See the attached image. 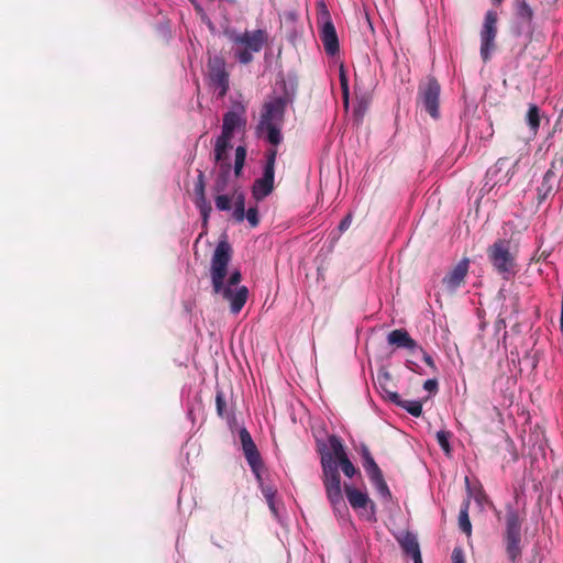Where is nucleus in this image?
I'll return each mask as SVG.
<instances>
[{
    "instance_id": "aec40b11",
    "label": "nucleus",
    "mask_w": 563,
    "mask_h": 563,
    "mask_svg": "<svg viewBox=\"0 0 563 563\" xmlns=\"http://www.w3.org/2000/svg\"><path fill=\"white\" fill-rule=\"evenodd\" d=\"M360 455L362 459V465L365 470L369 481L383 475L379 466L375 462L368 446L366 444H361L360 446Z\"/></svg>"
},
{
    "instance_id": "58836bf2",
    "label": "nucleus",
    "mask_w": 563,
    "mask_h": 563,
    "mask_svg": "<svg viewBox=\"0 0 563 563\" xmlns=\"http://www.w3.org/2000/svg\"><path fill=\"white\" fill-rule=\"evenodd\" d=\"M421 352H422V360L423 362L430 367L432 368L434 372H437V366H435V363L432 358V356L430 354H428L426 351H423L421 347H420Z\"/></svg>"
},
{
    "instance_id": "473e14b6",
    "label": "nucleus",
    "mask_w": 563,
    "mask_h": 563,
    "mask_svg": "<svg viewBox=\"0 0 563 563\" xmlns=\"http://www.w3.org/2000/svg\"><path fill=\"white\" fill-rule=\"evenodd\" d=\"M245 218L247 219V221L252 228L257 227L260 223L257 208L256 207L249 208V210L245 211Z\"/></svg>"
},
{
    "instance_id": "6e6552de",
    "label": "nucleus",
    "mask_w": 563,
    "mask_h": 563,
    "mask_svg": "<svg viewBox=\"0 0 563 563\" xmlns=\"http://www.w3.org/2000/svg\"><path fill=\"white\" fill-rule=\"evenodd\" d=\"M288 103L286 97H277L263 106L258 125H282L285 118V111Z\"/></svg>"
},
{
    "instance_id": "2eb2a0df",
    "label": "nucleus",
    "mask_w": 563,
    "mask_h": 563,
    "mask_svg": "<svg viewBox=\"0 0 563 563\" xmlns=\"http://www.w3.org/2000/svg\"><path fill=\"white\" fill-rule=\"evenodd\" d=\"M275 172L263 169V176L256 179L252 187V195L257 201L263 200L274 190Z\"/></svg>"
},
{
    "instance_id": "39448f33",
    "label": "nucleus",
    "mask_w": 563,
    "mask_h": 563,
    "mask_svg": "<svg viewBox=\"0 0 563 563\" xmlns=\"http://www.w3.org/2000/svg\"><path fill=\"white\" fill-rule=\"evenodd\" d=\"M487 257L494 271L505 280H510L517 273V257L510 251V242L496 240L487 249Z\"/></svg>"
},
{
    "instance_id": "09e8293b",
    "label": "nucleus",
    "mask_w": 563,
    "mask_h": 563,
    "mask_svg": "<svg viewBox=\"0 0 563 563\" xmlns=\"http://www.w3.org/2000/svg\"><path fill=\"white\" fill-rule=\"evenodd\" d=\"M412 560H413V563H422L421 555L420 556L417 555V558H413Z\"/></svg>"
},
{
    "instance_id": "0eeeda50",
    "label": "nucleus",
    "mask_w": 563,
    "mask_h": 563,
    "mask_svg": "<svg viewBox=\"0 0 563 563\" xmlns=\"http://www.w3.org/2000/svg\"><path fill=\"white\" fill-rule=\"evenodd\" d=\"M497 21L498 16L495 11L486 12L481 30V56L484 62L489 60L490 54L496 47Z\"/></svg>"
},
{
    "instance_id": "1a4fd4ad",
    "label": "nucleus",
    "mask_w": 563,
    "mask_h": 563,
    "mask_svg": "<svg viewBox=\"0 0 563 563\" xmlns=\"http://www.w3.org/2000/svg\"><path fill=\"white\" fill-rule=\"evenodd\" d=\"M239 437H240V441L242 444V450H243L244 456H245L252 472L257 477H260V471L263 466V461H262L261 454L257 450V446L251 437V433L245 428H242L239 432Z\"/></svg>"
},
{
    "instance_id": "2f4dec72",
    "label": "nucleus",
    "mask_w": 563,
    "mask_h": 563,
    "mask_svg": "<svg viewBox=\"0 0 563 563\" xmlns=\"http://www.w3.org/2000/svg\"><path fill=\"white\" fill-rule=\"evenodd\" d=\"M449 438H450V432H448V431L441 430V431L437 432V441H438L439 445L441 446V449L448 454L451 451Z\"/></svg>"
},
{
    "instance_id": "de8ad7c7",
    "label": "nucleus",
    "mask_w": 563,
    "mask_h": 563,
    "mask_svg": "<svg viewBox=\"0 0 563 563\" xmlns=\"http://www.w3.org/2000/svg\"><path fill=\"white\" fill-rule=\"evenodd\" d=\"M380 379H382V378H380V377H378V380H380ZM379 384H380V387H382V389H383L384 394L386 395V390H389V389H388V387H385V386L383 385V383H382V382H379Z\"/></svg>"
},
{
    "instance_id": "4be33fe9",
    "label": "nucleus",
    "mask_w": 563,
    "mask_h": 563,
    "mask_svg": "<svg viewBox=\"0 0 563 563\" xmlns=\"http://www.w3.org/2000/svg\"><path fill=\"white\" fill-rule=\"evenodd\" d=\"M231 137L220 134L214 145V162L217 164L230 163L228 161V151L232 147L230 144Z\"/></svg>"
},
{
    "instance_id": "a878e982",
    "label": "nucleus",
    "mask_w": 563,
    "mask_h": 563,
    "mask_svg": "<svg viewBox=\"0 0 563 563\" xmlns=\"http://www.w3.org/2000/svg\"><path fill=\"white\" fill-rule=\"evenodd\" d=\"M280 129H282V125H274V124L257 125V131L266 132L267 142L274 146H277L283 141Z\"/></svg>"
},
{
    "instance_id": "b1692460",
    "label": "nucleus",
    "mask_w": 563,
    "mask_h": 563,
    "mask_svg": "<svg viewBox=\"0 0 563 563\" xmlns=\"http://www.w3.org/2000/svg\"><path fill=\"white\" fill-rule=\"evenodd\" d=\"M470 506L471 498L468 496L463 500L459 514V527L461 531L464 532L466 536H471L472 533V523L468 516Z\"/></svg>"
},
{
    "instance_id": "c03bdc74",
    "label": "nucleus",
    "mask_w": 563,
    "mask_h": 563,
    "mask_svg": "<svg viewBox=\"0 0 563 563\" xmlns=\"http://www.w3.org/2000/svg\"><path fill=\"white\" fill-rule=\"evenodd\" d=\"M506 163H507V158L506 157H500L496 162V167H498V169H501L505 166Z\"/></svg>"
},
{
    "instance_id": "f8f14e48",
    "label": "nucleus",
    "mask_w": 563,
    "mask_h": 563,
    "mask_svg": "<svg viewBox=\"0 0 563 563\" xmlns=\"http://www.w3.org/2000/svg\"><path fill=\"white\" fill-rule=\"evenodd\" d=\"M344 492L353 509H369V518L375 517L376 506L375 503L371 500L367 493L354 488L350 484H344Z\"/></svg>"
},
{
    "instance_id": "bb28decb",
    "label": "nucleus",
    "mask_w": 563,
    "mask_h": 563,
    "mask_svg": "<svg viewBox=\"0 0 563 563\" xmlns=\"http://www.w3.org/2000/svg\"><path fill=\"white\" fill-rule=\"evenodd\" d=\"M401 549L404 552L408 555H411V558H417L421 555L419 543L415 536L407 534L401 541H400Z\"/></svg>"
},
{
    "instance_id": "f3484780",
    "label": "nucleus",
    "mask_w": 563,
    "mask_h": 563,
    "mask_svg": "<svg viewBox=\"0 0 563 563\" xmlns=\"http://www.w3.org/2000/svg\"><path fill=\"white\" fill-rule=\"evenodd\" d=\"M386 398L416 418L422 415V404L419 400H404L398 393L391 390H386Z\"/></svg>"
},
{
    "instance_id": "e433bc0d",
    "label": "nucleus",
    "mask_w": 563,
    "mask_h": 563,
    "mask_svg": "<svg viewBox=\"0 0 563 563\" xmlns=\"http://www.w3.org/2000/svg\"><path fill=\"white\" fill-rule=\"evenodd\" d=\"M352 223V214L351 213H347L340 222L339 227H338V230L343 233L344 231H346L350 225Z\"/></svg>"
},
{
    "instance_id": "5701e85b",
    "label": "nucleus",
    "mask_w": 563,
    "mask_h": 563,
    "mask_svg": "<svg viewBox=\"0 0 563 563\" xmlns=\"http://www.w3.org/2000/svg\"><path fill=\"white\" fill-rule=\"evenodd\" d=\"M540 109L534 103H529L528 111L526 114V123L529 128V132L532 136H536L538 134L539 128H540Z\"/></svg>"
},
{
    "instance_id": "a19ab883",
    "label": "nucleus",
    "mask_w": 563,
    "mask_h": 563,
    "mask_svg": "<svg viewBox=\"0 0 563 563\" xmlns=\"http://www.w3.org/2000/svg\"><path fill=\"white\" fill-rule=\"evenodd\" d=\"M283 18H284L285 22L294 23L297 20L298 15L295 11H285L283 13Z\"/></svg>"
},
{
    "instance_id": "4468645a",
    "label": "nucleus",
    "mask_w": 563,
    "mask_h": 563,
    "mask_svg": "<svg viewBox=\"0 0 563 563\" xmlns=\"http://www.w3.org/2000/svg\"><path fill=\"white\" fill-rule=\"evenodd\" d=\"M320 40L328 55L334 56L339 53V40L332 21L328 20L323 23L320 31Z\"/></svg>"
},
{
    "instance_id": "7ed1b4c3",
    "label": "nucleus",
    "mask_w": 563,
    "mask_h": 563,
    "mask_svg": "<svg viewBox=\"0 0 563 563\" xmlns=\"http://www.w3.org/2000/svg\"><path fill=\"white\" fill-rule=\"evenodd\" d=\"M505 510V531L503 533V541L509 561L511 563H518L522 555L521 528L525 521V514H520L511 503L506 504Z\"/></svg>"
},
{
    "instance_id": "ddd939ff",
    "label": "nucleus",
    "mask_w": 563,
    "mask_h": 563,
    "mask_svg": "<svg viewBox=\"0 0 563 563\" xmlns=\"http://www.w3.org/2000/svg\"><path fill=\"white\" fill-rule=\"evenodd\" d=\"M209 76L211 82L220 89L219 96H225L229 90V74L223 59L214 58L209 63Z\"/></svg>"
},
{
    "instance_id": "c756f323",
    "label": "nucleus",
    "mask_w": 563,
    "mask_h": 563,
    "mask_svg": "<svg viewBox=\"0 0 563 563\" xmlns=\"http://www.w3.org/2000/svg\"><path fill=\"white\" fill-rule=\"evenodd\" d=\"M232 197L228 195L217 194L214 198L216 207L220 211H228L231 209Z\"/></svg>"
},
{
    "instance_id": "3c124183",
    "label": "nucleus",
    "mask_w": 563,
    "mask_h": 563,
    "mask_svg": "<svg viewBox=\"0 0 563 563\" xmlns=\"http://www.w3.org/2000/svg\"><path fill=\"white\" fill-rule=\"evenodd\" d=\"M494 511H495V515H496L497 519H500L501 511L497 510V509H494Z\"/></svg>"
},
{
    "instance_id": "a211bd4d",
    "label": "nucleus",
    "mask_w": 563,
    "mask_h": 563,
    "mask_svg": "<svg viewBox=\"0 0 563 563\" xmlns=\"http://www.w3.org/2000/svg\"><path fill=\"white\" fill-rule=\"evenodd\" d=\"M387 341L390 345L396 347L407 349L412 351L418 347L417 342L409 335L405 329H396L389 332Z\"/></svg>"
},
{
    "instance_id": "a18cd8bd",
    "label": "nucleus",
    "mask_w": 563,
    "mask_h": 563,
    "mask_svg": "<svg viewBox=\"0 0 563 563\" xmlns=\"http://www.w3.org/2000/svg\"><path fill=\"white\" fill-rule=\"evenodd\" d=\"M340 81H341V87L342 86H349L347 85V78L346 76L344 75V73L341 70V74H340Z\"/></svg>"
},
{
    "instance_id": "864d4df0",
    "label": "nucleus",
    "mask_w": 563,
    "mask_h": 563,
    "mask_svg": "<svg viewBox=\"0 0 563 563\" xmlns=\"http://www.w3.org/2000/svg\"><path fill=\"white\" fill-rule=\"evenodd\" d=\"M504 0H494L496 4H500Z\"/></svg>"
},
{
    "instance_id": "20e7f679",
    "label": "nucleus",
    "mask_w": 563,
    "mask_h": 563,
    "mask_svg": "<svg viewBox=\"0 0 563 563\" xmlns=\"http://www.w3.org/2000/svg\"><path fill=\"white\" fill-rule=\"evenodd\" d=\"M228 37L235 59L244 65L250 64L253 55L260 53L268 41L267 32L261 29L243 33L231 32Z\"/></svg>"
},
{
    "instance_id": "9b49d317",
    "label": "nucleus",
    "mask_w": 563,
    "mask_h": 563,
    "mask_svg": "<svg viewBox=\"0 0 563 563\" xmlns=\"http://www.w3.org/2000/svg\"><path fill=\"white\" fill-rule=\"evenodd\" d=\"M194 192L195 206L199 210L203 224L206 225L212 211V207L206 197V178L205 173L200 169L197 170V180L195 183Z\"/></svg>"
},
{
    "instance_id": "dca6fc26",
    "label": "nucleus",
    "mask_w": 563,
    "mask_h": 563,
    "mask_svg": "<svg viewBox=\"0 0 563 563\" xmlns=\"http://www.w3.org/2000/svg\"><path fill=\"white\" fill-rule=\"evenodd\" d=\"M558 174L549 168L542 179V183L537 188L538 201L541 203L552 196L559 186Z\"/></svg>"
},
{
    "instance_id": "f03ea898",
    "label": "nucleus",
    "mask_w": 563,
    "mask_h": 563,
    "mask_svg": "<svg viewBox=\"0 0 563 563\" xmlns=\"http://www.w3.org/2000/svg\"><path fill=\"white\" fill-rule=\"evenodd\" d=\"M330 451L321 453L322 484L325 495L334 512L344 515L347 512V506L342 494L341 476L339 466L346 477H353L357 468L349 459L341 439L334 434L329 437Z\"/></svg>"
},
{
    "instance_id": "ea45409f",
    "label": "nucleus",
    "mask_w": 563,
    "mask_h": 563,
    "mask_svg": "<svg viewBox=\"0 0 563 563\" xmlns=\"http://www.w3.org/2000/svg\"><path fill=\"white\" fill-rule=\"evenodd\" d=\"M232 216L236 222H242L245 219V208L234 207Z\"/></svg>"
},
{
    "instance_id": "c85d7f7f",
    "label": "nucleus",
    "mask_w": 563,
    "mask_h": 563,
    "mask_svg": "<svg viewBox=\"0 0 563 563\" xmlns=\"http://www.w3.org/2000/svg\"><path fill=\"white\" fill-rule=\"evenodd\" d=\"M371 482L375 486L376 490L378 492V494L382 497H384V498L391 497L390 490H389L388 485L384 478V475H380V476L372 479Z\"/></svg>"
},
{
    "instance_id": "cd10ccee",
    "label": "nucleus",
    "mask_w": 563,
    "mask_h": 563,
    "mask_svg": "<svg viewBox=\"0 0 563 563\" xmlns=\"http://www.w3.org/2000/svg\"><path fill=\"white\" fill-rule=\"evenodd\" d=\"M216 409L217 413L222 419H229L230 412L228 410L227 400L224 397V393L222 390H218L216 394Z\"/></svg>"
},
{
    "instance_id": "8fccbe9b",
    "label": "nucleus",
    "mask_w": 563,
    "mask_h": 563,
    "mask_svg": "<svg viewBox=\"0 0 563 563\" xmlns=\"http://www.w3.org/2000/svg\"><path fill=\"white\" fill-rule=\"evenodd\" d=\"M520 159H521V155H519V156L516 158V161H515V163H514V167H516V166L519 164Z\"/></svg>"
},
{
    "instance_id": "603ef678",
    "label": "nucleus",
    "mask_w": 563,
    "mask_h": 563,
    "mask_svg": "<svg viewBox=\"0 0 563 563\" xmlns=\"http://www.w3.org/2000/svg\"><path fill=\"white\" fill-rule=\"evenodd\" d=\"M386 380H388L390 378L389 374L388 373H385L384 376H383Z\"/></svg>"
},
{
    "instance_id": "423d86ee",
    "label": "nucleus",
    "mask_w": 563,
    "mask_h": 563,
    "mask_svg": "<svg viewBox=\"0 0 563 563\" xmlns=\"http://www.w3.org/2000/svg\"><path fill=\"white\" fill-rule=\"evenodd\" d=\"M440 92L441 87L438 80L429 77L426 82H422L418 89V99L424 110L433 118L438 119L440 115Z\"/></svg>"
},
{
    "instance_id": "393cba45",
    "label": "nucleus",
    "mask_w": 563,
    "mask_h": 563,
    "mask_svg": "<svg viewBox=\"0 0 563 563\" xmlns=\"http://www.w3.org/2000/svg\"><path fill=\"white\" fill-rule=\"evenodd\" d=\"M514 9L518 19L525 23H531L534 13L532 8L528 4L527 0H515Z\"/></svg>"
},
{
    "instance_id": "72a5a7b5",
    "label": "nucleus",
    "mask_w": 563,
    "mask_h": 563,
    "mask_svg": "<svg viewBox=\"0 0 563 563\" xmlns=\"http://www.w3.org/2000/svg\"><path fill=\"white\" fill-rule=\"evenodd\" d=\"M246 159V148L244 146H238L235 148V159L234 165L243 166Z\"/></svg>"
},
{
    "instance_id": "c9c22d12",
    "label": "nucleus",
    "mask_w": 563,
    "mask_h": 563,
    "mask_svg": "<svg viewBox=\"0 0 563 563\" xmlns=\"http://www.w3.org/2000/svg\"><path fill=\"white\" fill-rule=\"evenodd\" d=\"M452 563H465L464 552L461 548L453 549Z\"/></svg>"
},
{
    "instance_id": "4c0bfd02",
    "label": "nucleus",
    "mask_w": 563,
    "mask_h": 563,
    "mask_svg": "<svg viewBox=\"0 0 563 563\" xmlns=\"http://www.w3.org/2000/svg\"><path fill=\"white\" fill-rule=\"evenodd\" d=\"M423 388L429 393H437L439 388L438 380L435 378L426 380L423 384Z\"/></svg>"
},
{
    "instance_id": "5fc2aeb1",
    "label": "nucleus",
    "mask_w": 563,
    "mask_h": 563,
    "mask_svg": "<svg viewBox=\"0 0 563 563\" xmlns=\"http://www.w3.org/2000/svg\"><path fill=\"white\" fill-rule=\"evenodd\" d=\"M465 482H466V485L468 486L470 482H468L467 477H465Z\"/></svg>"
},
{
    "instance_id": "37998d69",
    "label": "nucleus",
    "mask_w": 563,
    "mask_h": 563,
    "mask_svg": "<svg viewBox=\"0 0 563 563\" xmlns=\"http://www.w3.org/2000/svg\"><path fill=\"white\" fill-rule=\"evenodd\" d=\"M342 95H343V99H344V103L345 106H347V102H349V86H342Z\"/></svg>"
},
{
    "instance_id": "49530a36",
    "label": "nucleus",
    "mask_w": 563,
    "mask_h": 563,
    "mask_svg": "<svg viewBox=\"0 0 563 563\" xmlns=\"http://www.w3.org/2000/svg\"><path fill=\"white\" fill-rule=\"evenodd\" d=\"M243 166L234 165V175L235 177H240L242 175Z\"/></svg>"
},
{
    "instance_id": "7c9ffc66",
    "label": "nucleus",
    "mask_w": 563,
    "mask_h": 563,
    "mask_svg": "<svg viewBox=\"0 0 563 563\" xmlns=\"http://www.w3.org/2000/svg\"><path fill=\"white\" fill-rule=\"evenodd\" d=\"M276 157H277V148L276 147L268 148L265 153L264 169L275 172Z\"/></svg>"
},
{
    "instance_id": "f704fd0d",
    "label": "nucleus",
    "mask_w": 563,
    "mask_h": 563,
    "mask_svg": "<svg viewBox=\"0 0 563 563\" xmlns=\"http://www.w3.org/2000/svg\"><path fill=\"white\" fill-rule=\"evenodd\" d=\"M232 199L234 201V207L245 208V196L243 192L234 191Z\"/></svg>"
},
{
    "instance_id": "f257e3e1",
    "label": "nucleus",
    "mask_w": 563,
    "mask_h": 563,
    "mask_svg": "<svg viewBox=\"0 0 563 563\" xmlns=\"http://www.w3.org/2000/svg\"><path fill=\"white\" fill-rule=\"evenodd\" d=\"M232 258V247L227 240L220 241L211 257L210 277L214 295L221 296L230 303L232 313L238 314L244 307L249 289L246 286H239L242 279L240 271H233L225 283L229 273V264Z\"/></svg>"
},
{
    "instance_id": "6ab92c4d",
    "label": "nucleus",
    "mask_w": 563,
    "mask_h": 563,
    "mask_svg": "<svg viewBox=\"0 0 563 563\" xmlns=\"http://www.w3.org/2000/svg\"><path fill=\"white\" fill-rule=\"evenodd\" d=\"M244 110H241V113L236 111H228L223 115V124L222 132L224 136L233 137L234 131L245 124V119L243 118Z\"/></svg>"
},
{
    "instance_id": "9d476101",
    "label": "nucleus",
    "mask_w": 563,
    "mask_h": 563,
    "mask_svg": "<svg viewBox=\"0 0 563 563\" xmlns=\"http://www.w3.org/2000/svg\"><path fill=\"white\" fill-rule=\"evenodd\" d=\"M470 260H461L442 279V286L449 294H454L464 283L468 273Z\"/></svg>"
},
{
    "instance_id": "412c9836",
    "label": "nucleus",
    "mask_w": 563,
    "mask_h": 563,
    "mask_svg": "<svg viewBox=\"0 0 563 563\" xmlns=\"http://www.w3.org/2000/svg\"><path fill=\"white\" fill-rule=\"evenodd\" d=\"M230 174H231V164L230 163H222L219 165V169L212 186V190L216 194L223 192L229 184L230 180Z\"/></svg>"
},
{
    "instance_id": "79ce46f5",
    "label": "nucleus",
    "mask_w": 563,
    "mask_h": 563,
    "mask_svg": "<svg viewBox=\"0 0 563 563\" xmlns=\"http://www.w3.org/2000/svg\"><path fill=\"white\" fill-rule=\"evenodd\" d=\"M495 328L497 331L501 330V329H505L506 328V321L505 319L503 318H498L496 321H495Z\"/></svg>"
}]
</instances>
